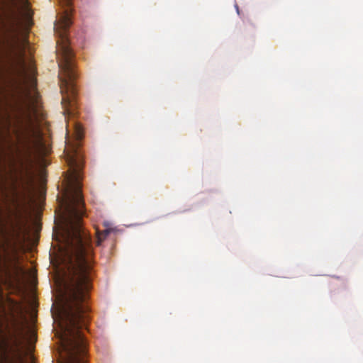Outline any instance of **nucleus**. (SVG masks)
I'll return each mask as SVG.
<instances>
[{"mask_svg":"<svg viewBox=\"0 0 363 363\" xmlns=\"http://www.w3.org/2000/svg\"><path fill=\"white\" fill-rule=\"evenodd\" d=\"M21 63H22V67H23V69H25V63H24V61H23V60H22Z\"/></svg>","mask_w":363,"mask_h":363,"instance_id":"4","label":"nucleus"},{"mask_svg":"<svg viewBox=\"0 0 363 363\" xmlns=\"http://www.w3.org/2000/svg\"><path fill=\"white\" fill-rule=\"evenodd\" d=\"M25 124H22L23 143L26 149L28 160H30L33 152L40 153L45 149L43 135L35 125L33 116L30 113H23Z\"/></svg>","mask_w":363,"mask_h":363,"instance_id":"2","label":"nucleus"},{"mask_svg":"<svg viewBox=\"0 0 363 363\" xmlns=\"http://www.w3.org/2000/svg\"><path fill=\"white\" fill-rule=\"evenodd\" d=\"M110 230L105 229L104 230L99 231L96 230V245L99 246L103 240L106 239L107 235L109 234Z\"/></svg>","mask_w":363,"mask_h":363,"instance_id":"3","label":"nucleus"},{"mask_svg":"<svg viewBox=\"0 0 363 363\" xmlns=\"http://www.w3.org/2000/svg\"><path fill=\"white\" fill-rule=\"evenodd\" d=\"M30 72L32 74L34 72V68L32 67H30Z\"/></svg>","mask_w":363,"mask_h":363,"instance_id":"5","label":"nucleus"},{"mask_svg":"<svg viewBox=\"0 0 363 363\" xmlns=\"http://www.w3.org/2000/svg\"><path fill=\"white\" fill-rule=\"evenodd\" d=\"M82 140L66 138L64 150L69 169L62 198L64 225L57 240L65 283L55 312H52L60 363H86L87 343L83 330L87 329L91 320L89 299L95 271L91 239L82 224L85 214Z\"/></svg>","mask_w":363,"mask_h":363,"instance_id":"1","label":"nucleus"}]
</instances>
